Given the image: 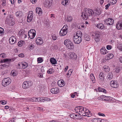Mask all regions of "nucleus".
<instances>
[{
    "instance_id": "nucleus-46",
    "label": "nucleus",
    "mask_w": 122,
    "mask_h": 122,
    "mask_svg": "<svg viewBox=\"0 0 122 122\" xmlns=\"http://www.w3.org/2000/svg\"><path fill=\"white\" fill-rule=\"evenodd\" d=\"M73 71V70L72 69H70L68 71V73H67L66 75H67L68 76L69 75H71Z\"/></svg>"
},
{
    "instance_id": "nucleus-35",
    "label": "nucleus",
    "mask_w": 122,
    "mask_h": 122,
    "mask_svg": "<svg viewBox=\"0 0 122 122\" xmlns=\"http://www.w3.org/2000/svg\"><path fill=\"white\" fill-rule=\"evenodd\" d=\"M28 100L30 102H36V98L35 97H33L31 98H29L28 99Z\"/></svg>"
},
{
    "instance_id": "nucleus-25",
    "label": "nucleus",
    "mask_w": 122,
    "mask_h": 122,
    "mask_svg": "<svg viewBox=\"0 0 122 122\" xmlns=\"http://www.w3.org/2000/svg\"><path fill=\"white\" fill-rule=\"evenodd\" d=\"M79 112H81V113H83L85 114V108L84 107L82 106H79Z\"/></svg>"
},
{
    "instance_id": "nucleus-49",
    "label": "nucleus",
    "mask_w": 122,
    "mask_h": 122,
    "mask_svg": "<svg viewBox=\"0 0 122 122\" xmlns=\"http://www.w3.org/2000/svg\"><path fill=\"white\" fill-rule=\"evenodd\" d=\"M29 32H30V33L33 34L36 33V31L34 29L31 30L29 31Z\"/></svg>"
},
{
    "instance_id": "nucleus-37",
    "label": "nucleus",
    "mask_w": 122,
    "mask_h": 122,
    "mask_svg": "<svg viewBox=\"0 0 122 122\" xmlns=\"http://www.w3.org/2000/svg\"><path fill=\"white\" fill-rule=\"evenodd\" d=\"M113 54H109L107 55V57L108 58L107 59H110L113 58Z\"/></svg>"
},
{
    "instance_id": "nucleus-19",
    "label": "nucleus",
    "mask_w": 122,
    "mask_h": 122,
    "mask_svg": "<svg viewBox=\"0 0 122 122\" xmlns=\"http://www.w3.org/2000/svg\"><path fill=\"white\" fill-rule=\"evenodd\" d=\"M100 51L101 54L103 55L107 53V50L105 47H102Z\"/></svg>"
},
{
    "instance_id": "nucleus-56",
    "label": "nucleus",
    "mask_w": 122,
    "mask_h": 122,
    "mask_svg": "<svg viewBox=\"0 0 122 122\" xmlns=\"http://www.w3.org/2000/svg\"><path fill=\"white\" fill-rule=\"evenodd\" d=\"M120 70V67H118L116 68L115 71L117 73H119Z\"/></svg>"
},
{
    "instance_id": "nucleus-8",
    "label": "nucleus",
    "mask_w": 122,
    "mask_h": 122,
    "mask_svg": "<svg viewBox=\"0 0 122 122\" xmlns=\"http://www.w3.org/2000/svg\"><path fill=\"white\" fill-rule=\"evenodd\" d=\"M53 0H45L44 3L45 6L47 7H49L51 5Z\"/></svg>"
},
{
    "instance_id": "nucleus-36",
    "label": "nucleus",
    "mask_w": 122,
    "mask_h": 122,
    "mask_svg": "<svg viewBox=\"0 0 122 122\" xmlns=\"http://www.w3.org/2000/svg\"><path fill=\"white\" fill-rule=\"evenodd\" d=\"M103 68L104 69L105 71L107 72H108L110 71V68L106 66H103Z\"/></svg>"
},
{
    "instance_id": "nucleus-45",
    "label": "nucleus",
    "mask_w": 122,
    "mask_h": 122,
    "mask_svg": "<svg viewBox=\"0 0 122 122\" xmlns=\"http://www.w3.org/2000/svg\"><path fill=\"white\" fill-rule=\"evenodd\" d=\"M79 107H79V106L76 107H75V110L76 111V112L78 113V114L79 115H81V114L79 113V112H78V111H77V110H79Z\"/></svg>"
},
{
    "instance_id": "nucleus-43",
    "label": "nucleus",
    "mask_w": 122,
    "mask_h": 122,
    "mask_svg": "<svg viewBox=\"0 0 122 122\" xmlns=\"http://www.w3.org/2000/svg\"><path fill=\"white\" fill-rule=\"evenodd\" d=\"M37 61L38 63H41L42 62L43 60L41 57H39L37 58Z\"/></svg>"
},
{
    "instance_id": "nucleus-2",
    "label": "nucleus",
    "mask_w": 122,
    "mask_h": 122,
    "mask_svg": "<svg viewBox=\"0 0 122 122\" xmlns=\"http://www.w3.org/2000/svg\"><path fill=\"white\" fill-rule=\"evenodd\" d=\"M32 85V83L30 81H25L23 83L22 87L24 89L30 87Z\"/></svg>"
},
{
    "instance_id": "nucleus-48",
    "label": "nucleus",
    "mask_w": 122,
    "mask_h": 122,
    "mask_svg": "<svg viewBox=\"0 0 122 122\" xmlns=\"http://www.w3.org/2000/svg\"><path fill=\"white\" fill-rule=\"evenodd\" d=\"M76 115L74 113L71 114L70 115V117L71 118L74 119V118Z\"/></svg>"
},
{
    "instance_id": "nucleus-30",
    "label": "nucleus",
    "mask_w": 122,
    "mask_h": 122,
    "mask_svg": "<svg viewBox=\"0 0 122 122\" xmlns=\"http://www.w3.org/2000/svg\"><path fill=\"white\" fill-rule=\"evenodd\" d=\"M90 78L92 82L94 83L95 82V80L94 75L93 74H91L90 75Z\"/></svg>"
},
{
    "instance_id": "nucleus-1",
    "label": "nucleus",
    "mask_w": 122,
    "mask_h": 122,
    "mask_svg": "<svg viewBox=\"0 0 122 122\" xmlns=\"http://www.w3.org/2000/svg\"><path fill=\"white\" fill-rule=\"evenodd\" d=\"M84 12H82L81 16L85 20L87 19L89 17L92 16L94 14L95 12L92 9L87 8L84 9Z\"/></svg>"
},
{
    "instance_id": "nucleus-40",
    "label": "nucleus",
    "mask_w": 122,
    "mask_h": 122,
    "mask_svg": "<svg viewBox=\"0 0 122 122\" xmlns=\"http://www.w3.org/2000/svg\"><path fill=\"white\" fill-rule=\"evenodd\" d=\"M72 42H71V41L69 40H65L64 42V44H65V45H66L67 44H68L70 43H71Z\"/></svg>"
},
{
    "instance_id": "nucleus-64",
    "label": "nucleus",
    "mask_w": 122,
    "mask_h": 122,
    "mask_svg": "<svg viewBox=\"0 0 122 122\" xmlns=\"http://www.w3.org/2000/svg\"><path fill=\"white\" fill-rule=\"evenodd\" d=\"M119 60L120 62L122 63V56H120L119 57Z\"/></svg>"
},
{
    "instance_id": "nucleus-51",
    "label": "nucleus",
    "mask_w": 122,
    "mask_h": 122,
    "mask_svg": "<svg viewBox=\"0 0 122 122\" xmlns=\"http://www.w3.org/2000/svg\"><path fill=\"white\" fill-rule=\"evenodd\" d=\"M118 48L121 51H122V45L121 44H119L118 46Z\"/></svg>"
},
{
    "instance_id": "nucleus-14",
    "label": "nucleus",
    "mask_w": 122,
    "mask_h": 122,
    "mask_svg": "<svg viewBox=\"0 0 122 122\" xmlns=\"http://www.w3.org/2000/svg\"><path fill=\"white\" fill-rule=\"evenodd\" d=\"M69 55L71 59H76L77 58L76 55L74 53L70 52L69 53Z\"/></svg>"
},
{
    "instance_id": "nucleus-16",
    "label": "nucleus",
    "mask_w": 122,
    "mask_h": 122,
    "mask_svg": "<svg viewBox=\"0 0 122 122\" xmlns=\"http://www.w3.org/2000/svg\"><path fill=\"white\" fill-rule=\"evenodd\" d=\"M67 32V31L62 28L60 32V34L61 36H64L66 35Z\"/></svg>"
},
{
    "instance_id": "nucleus-63",
    "label": "nucleus",
    "mask_w": 122,
    "mask_h": 122,
    "mask_svg": "<svg viewBox=\"0 0 122 122\" xmlns=\"http://www.w3.org/2000/svg\"><path fill=\"white\" fill-rule=\"evenodd\" d=\"M6 1L5 0H3L2 3V5L3 6H5V3Z\"/></svg>"
},
{
    "instance_id": "nucleus-58",
    "label": "nucleus",
    "mask_w": 122,
    "mask_h": 122,
    "mask_svg": "<svg viewBox=\"0 0 122 122\" xmlns=\"http://www.w3.org/2000/svg\"><path fill=\"white\" fill-rule=\"evenodd\" d=\"M0 102L3 105H5L6 103V102L5 101L1 100L0 101Z\"/></svg>"
},
{
    "instance_id": "nucleus-57",
    "label": "nucleus",
    "mask_w": 122,
    "mask_h": 122,
    "mask_svg": "<svg viewBox=\"0 0 122 122\" xmlns=\"http://www.w3.org/2000/svg\"><path fill=\"white\" fill-rule=\"evenodd\" d=\"M29 48L30 49H33L34 48V46L31 45H29Z\"/></svg>"
},
{
    "instance_id": "nucleus-42",
    "label": "nucleus",
    "mask_w": 122,
    "mask_h": 122,
    "mask_svg": "<svg viewBox=\"0 0 122 122\" xmlns=\"http://www.w3.org/2000/svg\"><path fill=\"white\" fill-rule=\"evenodd\" d=\"M54 72L53 69L51 68L49 69L47 71V73L49 74H51Z\"/></svg>"
},
{
    "instance_id": "nucleus-15",
    "label": "nucleus",
    "mask_w": 122,
    "mask_h": 122,
    "mask_svg": "<svg viewBox=\"0 0 122 122\" xmlns=\"http://www.w3.org/2000/svg\"><path fill=\"white\" fill-rule=\"evenodd\" d=\"M51 93L53 94H57L59 92V90L57 87L53 88L51 90Z\"/></svg>"
},
{
    "instance_id": "nucleus-39",
    "label": "nucleus",
    "mask_w": 122,
    "mask_h": 122,
    "mask_svg": "<svg viewBox=\"0 0 122 122\" xmlns=\"http://www.w3.org/2000/svg\"><path fill=\"white\" fill-rule=\"evenodd\" d=\"M4 29L0 27V36H2L4 35Z\"/></svg>"
},
{
    "instance_id": "nucleus-18",
    "label": "nucleus",
    "mask_w": 122,
    "mask_h": 122,
    "mask_svg": "<svg viewBox=\"0 0 122 122\" xmlns=\"http://www.w3.org/2000/svg\"><path fill=\"white\" fill-rule=\"evenodd\" d=\"M102 11V10L101 9L98 8L95 10L94 12L97 15H99L101 13Z\"/></svg>"
},
{
    "instance_id": "nucleus-44",
    "label": "nucleus",
    "mask_w": 122,
    "mask_h": 122,
    "mask_svg": "<svg viewBox=\"0 0 122 122\" xmlns=\"http://www.w3.org/2000/svg\"><path fill=\"white\" fill-rule=\"evenodd\" d=\"M3 80H4V81L5 82H9V81H10L11 82V80L9 77H7V78H4Z\"/></svg>"
},
{
    "instance_id": "nucleus-23",
    "label": "nucleus",
    "mask_w": 122,
    "mask_h": 122,
    "mask_svg": "<svg viewBox=\"0 0 122 122\" xmlns=\"http://www.w3.org/2000/svg\"><path fill=\"white\" fill-rule=\"evenodd\" d=\"M99 79L101 81H103L104 80V77L103 76V72H101L99 75Z\"/></svg>"
},
{
    "instance_id": "nucleus-62",
    "label": "nucleus",
    "mask_w": 122,
    "mask_h": 122,
    "mask_svg": "<svg viewBox=\"0 0 122 122\" xmlns=\"http://www.w3.org/2000/svg\"><path fill=\"white\" fill-rule=\"evenodd\" d=\"M36 35V33L33 34H32V35L31 36L30 38L31 39H33L34 38V37Z\"/></svg>"
},
{
    "instance_id": "nucleus-9",
    "label": "nucleus",
    "mask_w": 122,
    "mask_h": 122,
    "mask_svg": "<svg viewBox=\"0 0 122 122\" xmlns=\"http://www.w3.org/2000/svg\"><path fill=\"white\" fill-rule=\"evenodd\" d=\"M110 97H107L105 96H102L98 97L97 99L101 100H104V101H108L110 99Z\"/></svg>"
},
{
    "instance_id": "nucleus-3",
    "label": "nucleus",
    "mask_w": 122,
    "mask_h": 122,
    "mask_svg": "<svg viewBox=\"0 0 122 122\" xmlns=\"http://www.w3.org/2000/svg\"><path fill=\"white\" fill-rule=\"evenodd\" d=\"M33 12L32 11H30L28 12L27 19L28 22H30L32 20L33 16Z\"/></svg>"
},
{
    "instance_id": "nucleus-50",
    "label": "nucleus",
    "mask_w": 122,
    "mask_h": 122,
    "mask_svg": "<svg viewBox=\"0 0 122 122\" xmlns=\"http://www.w3.org/2000/svg\"><path fill=\"white\" fill-rule=\"evenodd\" d=\"M11 73H12V75L14 76H16L17 74V73L15 71H14L13 70L11 71Z\"/></svg>"
},
{
    "instance_id": "nucleus-34",
    "label": "nucleus",
    "mask_w": 122,
    "mask_h": 122,
    "mask_svg": "<svg viewBox=\"0 0 122 122\" xmlns=\"http://www.w3.org/2000/svg\"><path fill=\"white\" fill-rule=\"evenodd\" d=\"M68 0H63L61 4L64 5L68 4Z\"/></svg>"
},
{
    "instance_id": "nucleus-20",
    "label": "nucleus",
    "mask_w": 122,
    "mask_h": 122,
    "mask_svg": "<svg viewBox=\"0 0 122 122\" xmlns=\"http://www.w3.org/2000/svg\"><path fill=\"white\" fill-rule=\"evenodd\" d=\"M36 13L38 14L40 16L41 15L42 13L41 9L39 7H37L36 8Z\"/></svg>"
},
{
    "instance_id": "nucleus-7",
    "label": "nucleus",
    "mask_w": 122,
    "mask_h": 122,
    "mask_svg": "<svg viewBox=\"0 0 122 122\" xmlns=\"http://www.w3.org/2000/svg\"><path fill=\"white\" fill-rule=\"evenodd\" d=\"M111 85L112 87L117 88L118 86V84L116 81H112L110 82Z\"/></svg>"
},
{
    "instance_id": "nucleus-11",
    "label": "nucleus",
    "mask_w": 122,
    "mask_h": 122,
    "mask_svg": "<svg viewBox=\"0 0 122 122\" xmlns=\"http://www.w3.org/2000/svg\"><path fill=\"white\" fill-rule=\"evenodd\" d=\"M15 41H16V38L14 36H11L9 39V43L10 44H13L15 43Z\"/></svg>"
},
{
    "instance_id": "nucleus-22",
    "label": "nucleus",
    "mask_w": 122,
    "mask_h": 122,
    "mask_svg": "<svg viewBox=\"0 0 122 122\" xmlns=\"http://www.w3.org/2000/svg\"><path fill=\"white\" fill-rule=\"evenodd\" d=\"M113 74L111 72H109L108 73L107 76V78L108 80H111L113 78Z\"/></svg>"
},
{
    "instance_id": "nucleus-29",
    "label": "nucleus",
    "mask_w": 122,
    "mask_h": 122,
    "mask_svg": "<svg viewBox=\"0 0 122 122\" xmlns=\"http://www.w3.org/2000/svg\"><path fill=\"white\" fill-rule=\"evenodd\" d=\"M21 64L22 68L24 69L26 68L28 66V63L25 62H22Z\"/></svg>"
},
{
    "instance_id": "nucleus-28",
    "label": "nucleus",
    "mask_w": 122,
    "mask_h": 122,
    "mask_svg": "<svg viewBox=\"0 0 122 122\" xmlns=\"http://www.w3.org/2000/svg\"><path fill=\"white\" fill-rule=\"evenodd\" d=\"M58 84L59 86L61 87H62L64 86L65 84L64 83V81H61V80L58 81Z\"/></svg>"
},
{
    "instance_id": "nucleus-60",
    "label": "nucleus",
    "mask_w": 122,
    "mask_h": 122,
    "mask_svg": "<svg viewBox=\"0 0 122 122\" xmlns=\"http://www.w3.org/2000/svg\"><path fill=\"white\" fill-rule=\"evenodd\" d=\"M22 41H20L18 43V45L19 46H21L22 45V43L21 42Z\"/></svg>"
},
{
    "instance_id": "nucleus-32",
    "label": "nucleus",
    "mask_w": 122,
    "mask_h": 122,
    "mask_svg": "<svg viewBox=\"0 0 122 122\" xmlns=\"http://www.w3.org/2000/svg\"><path fill=\"white\" fill-rule=\"evenodd\" d=\"M92 120L94 122H101L102 119L100 118H95L92 119Z\"/></svg>"
},
{
    "instance_id": "nucleus-5",
    "label": "nucleus",
    "mask_w": 122,
    "mask_h": 122,
    "mask_svg": "<svg viewBox=\"0 0 122 122\" xmlns=\"http://www.w3.org/2000/svg\"><path fill=\"white\" fill-rule=\"evenodd\" d=\"M94 39L96 42H97L99 41L100 39V35L101 33L100 32L97 31L95 33Z\"/></svg>"
},
{
    "instance_id": "nucleus-38",
    "label": "nucleus",
    "mask_w": 122,
    "mask_h": 122,
    "mask_svg": "<svg viewBox=\"0 0 122 122\" xmlns=\"http://www.w3.org/2000/svg\"><path fill=\"white\" fill-rule=\"evenodd\" d=\"M72 17L70 16H68L67 17V19H66V20H67L68 22H70L72 21Z\"/></svg>"
},
{
    "instance_id": "nucleus-12",
    "label": "nucleus",
    "mask_w": 122,
    "mask_h": 122,
    "mask_svg": "<svg viewBox=\"0 0 122 122\" xmlns=\"http://www.w3.org/2000/svg\"><path fill=\"white\" fill-rule=\"evenodd\" d=\"M65 45L68 49H73L74 48V45L72 42L70 43L67 44Z\"/></svg>"
},
{
    "instance_id": "nucleus-31",
    "label": "nucleus",
    "mask_w": 122,
    "mask_h": 122,
    "mask_svg": "<svg viewBox=\"0 0 122 122\" xmlns=\"http://www.w3.org/2000/svg\"><path fill=\"white\" fill-rule=\"evenodd\" d=\"M50 62L53 64H55L56 63V60L54 58H51L50 60Z\"/></svg>"
},
{
    "instance_id": "nucleus-13",
    "label": "nucleus",
    "mask_w": 122,
    "mask_h": 122,
    "mask_svg": "<svg viewBox=\"0 0 122 122\" xmlns=\"http://www.w3.org/2000/svg\"><path fill=\"white\" fill-rule=\"evenodd\" d=\"M15 15L16 16L20 18H22L23 15V13L20 11H18L16 12Z\"/></svg>"
},
{
    "instance_id": "nucleus-53",
    "label": "nucleus",
    "mask_w": 122,
    "mask_h": 122,
    "mask_svg": "<svg viewBox=\"0 0 122 122\" xmlns=\"http://www.w3.org/2000/svg\"><path fill=\"white\" fill-rule=\"evenodd\" d=\"M52 39L53 40H56L57 37L56 35H54L52 36Z\"/></svg>"
},
{
    "instance_id": "nucleus-54",
    "label": "nucleus",
    "mask_w": 122,
    "mask_h": 122,
    "mask_svg": "<svg viewBox=\"0 0 122 122\" xmlns=\"http://www.w3.org/2000/svg\"><path fill=\"white\" fill-rule=\"evenodd\" d=\"M0 57L4 58L6 57L5 54L4 53H3L0 54Z\"/></svg>"
},
{
    "instance_id": "nucleus-47",
    "label": "nucleus",
    "mask_w": 122,
    "mask_h": 122,
    "mask_svg": "<svg viewBox=\"0 0 122 122\" xmlns=\"http://www.w3.org/2000/svg\"><path fill=\"white\" fill-rule=\"evenodd\" d=\"M68 26H67V25H66L63 26V27L62 28L64 29L66 31H68Z\"/></svg>"
},
{
    "instance_id": "nucleus-6",
    "label": "nucleus",
    "mask_w": 122,
    "mask_h": 122,
    "mask_svg": "<svg viewBox=\"0 0 122 122\" xmlns=\"http://www.w3.org/2000/svg\"><path fill=\"white\" fill-rule=\"evenodd\" d=\"M76 36H74L73 40L74 42L76 44H79L81 41V38L80 37H77Z\"/></svg>"
},
{
    "instance_id": "nucleus-59",
    "label": "nucleus",
    "mask_w": 122,
    "mask_h": 122,
    "mask_svg": "<svg viewBox=\"0 0 122 122\" xmlns=\"http://www.w3.org/2000/svg\"><path fill=\"white\" fill-rule=\"evenodd\" d=\"M110 5V3H108L107 5H105V9L106 10L108 9L109 6Z\"/></svg>"
},
{
    "instance_id": "nucleus-33",
    "label": "nucleus",
    "mask_w": 122,
    "mask_h": 122,
    "mask_svg": "<svg viewBox=\"0 0 122 122\" xmlns=\"http://www.w3.org/2000/svg\"><path fill=\"white\" fill-rule=\"evenodd\" d=\"M98 91L99 92H102L105 93H106V90L103 88L99 87L98 89Z\"/></svg>"
},
{
    "instance_id": "nucleus-41",
    "label": "nucleus",
    "mask_w": 122,
    "mask_h": 122,
    "mask_svg": "<svg viewBox=\"0 0 122 122\" xmlns=\"http://www.w3.org/2000/svg\"><path fill=\"white\" fill-rule=\"evenodd\" d=\"M75 115L74 118L75 119H81V118L80 115H77L76 114H75Z\"/></svg>"
},
{
    "instance_id": "nucleus-61",
    "label": "nucleus",
    "mask_w": 122,
    "mask_h": 122,
    "mask_svg": "<svg viewBox=\"0 0 122 122\" xmlns=\"http://www.w3.org/2000/svg\"><path fill=\"white\" fill-rule=\"evenodd\" d=\"M112 48V46L110 45H108L107 46V50H110Z\"/></svg>"
},
{
    "instance_id": "nucleus-17",
    "label": "nucleus",
    "mask_w": 122,
    "mask_h": 122,
    "mask_svg": "<svg viewBox=\"0 0 122 122\" xmlns=\"http://www.w3.org/2000/svg\"><path fill=\"white\" fill-rule=\"evenodd\" d=\"M96 26L98 28L100 29L101 30H102L103 29L105 28L104 25L102 23H98L96 25Z\"/></svg>"
},
{
    "instance_id": "nucleus-10",
    "label": "nucleus",
    "mask_w": 122,
    "mask_h": 122,
    "mask_svg": "<svg viewBox=\"0 0 122 122\" xmlns=\"http://www.w3.org/2000/svg\"><path fill=\"white\" fill-rule=\"evenodd\" d=\"M36 42L38 45H41L43 43V41L41 37H38L36 40Z\"/></svg>"
},
{
    "instance_id": "nucleus-24",
    "label": "nucleus",
    "mask_w": 122,
    "mask_h": 122,
    "mask_svg": "<svg viewBox=\"0 0 122 122\" xmlns=\"http://www.w3.org/2000/svg\"><path fill=\"white\" fill-rule=\"evenodd\" d=\"M11 83L10 81H9V82H5L4 81V80H3L2 81V85L4 86H5L8 85Z\"/></svg>"
},
{
    "instance_id": "nucleus-27",
    "label": "nucleus",
    "mask_w": 122,
    "mask_h": 122,
    "mask_svg": "<svg viewBox=\"0 0 122 122\" xmlns=\"http://www.w3.org/2000/svg\"><path fill=\"white\" fill-rule=\"evenodd\" d=\"M12 60V61H14L13 59H3L2 60H1V63L6 62H8L11 61Z\"/></svg>"
},
{
    "instance_id": "nucleus-21",
    "label": "nucleus",
    "mask_w": 122,
    "mask_h": 122,
    "mask_svg": "<svg viewBox=\"0 0 122 122\" xmlns=\"http://www.w3.org/2000/svg\"><path fill=\"white\" fill-rule=\"evenodd\" d=\"M116 28L118 30L122 29V24L120 23V22L118 21L116 25Z\"/></svg>"
},
{
    "instance_id": "nucleus-52",
    "label": "nucleus",
    "mask_w": 122,
    "mask_h": 122,
    "mask_svg": "<svg viewBox=\"0 0 122 122\" xmlns=\"http://www.w3.org/2000/svg\"><path fill=\"white\" fill-rule=\"evenodd\" d=\"M7 66V65H6V64H1L0 66V67L1 69L3 67H5Z\"/></svg>"
},
{
    "instance_id": "nucleus-55",
    "label": "nucleus",
    "mask_w": 122,
    "mask_h": 122,
    "mask_svg": "<svg viewBox=\"0 0 122 122\" xmlns=\"http://www.w3.org/2000/svg\"><path fill=\"white\" fill-rule=\"evenodd\" d=\"M85 40L86 41H89L90 40V36H87L85 38Z\"/></svg>"
},
{
    "instance_id": "nucleus-26",
    "label": "nucleus",
    "mask_w": 122,
    "mask_h": 122,
    "mask_svg": "<svg viewBox=\"0 0 122 122\" xmlns=\"http://www.w3.org/2000/svg\"><path fill=\"white\" fill-rule=\"evenodd\" d=\"M82 32L80 31H77L76 34L74 36H76L78 37L81 38L82 36Z\"/></svg>"
},
{
    "instance_id": "nucleus-4",
    "label": "nucleus",
    "mask_w": 122,
    "mask_h": 122,
    "mask_svg": "<svg viewBox=\"0 0 122 122\" xmlns=\"http://www.w3.org/2000/svg\"><path fill=\"white\" fill-rule=\"evenodd\" d=\"M104 21L105 24L108 25H112L114 23V20L111 18L107 19L104 20Z\"/></svg>"
}]
</instances>
